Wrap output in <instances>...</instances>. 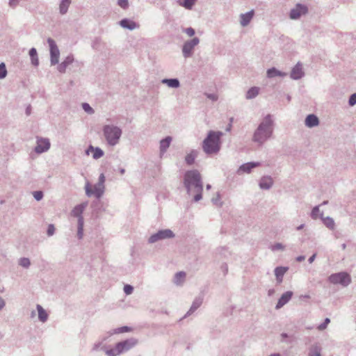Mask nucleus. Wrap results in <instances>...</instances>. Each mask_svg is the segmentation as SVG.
Wrapping results in <instances>:
<instances>
[{"label":"nucleus","mask_w":356,"mask_h":356,"mask_svg":"<svg viewBox=\"0 0 356 356\" xmlns=\"http://www.w3.org/2000/svg\"><path fill=\"white\" fill-rule=\"evenodd\" d=\"M184 186L189 195L194 194V201L202 198L203 184L200 172L197 170H188L184 175Z\"/></svg>","instance_id":"nucleus-1"},{"label":"nucleus","mask_w":356,"mask_h":356,"mask_svg":"<svg viewBox=\"0 0 356 356\" xmlns=\"http://www.w3.org/2000/svg\"><path fill=\"white\" fill-rule=\"evenodd\" d=\"M274 121L270 114H268L259 123L254 131L252 140L259 145L264 144L271 138L273 133Z\"/></svg>","instance_id":"nucleus-2"},{"label":"nucleus","mask_w":356,"mask_h":356,"mask_svg":"<svg viewBox=\"0 0 356 356\" xmlns=\"http://www.w3.org/2000/svg\"><path fill=\"white\" fill-rule=\"evenodd\" d=\"M222 133L220 131H209L202 142V149L207 154H216L220 149V138Z\"/></svg>","instance_id":"nucleus-3"},{"label":"nucleus","mask_w":356,"mask_h":356,"mask_svg":"<svg viewBox=\"0 0 356 356\" xmlns=\"http://www.w3.org/2000/svg\"><path fill=\"white\" fill-rule=\"evenodd\" d=\"M138 343V339L135 338H129L117 343L113 348L108 349L104 346L102 349L105 352L107 356H118L122 353L131 350L132 348L136 346Z\"/></svg>","instance_id":"nucleus-4"},{"label":"nucleus","mask_w":356,"mask_h":356,"mask_svg":"<svg viewBox=\"0 0 356 356\" xmlns=\"http://www.w3.org/2000/svg\"><path fill=\"white\" fill-rule=\"evenodd\" d=\"M104 136L109 145L114 146L119 143L122 134V129L113 124H106L102 129Z\"/></svg>","instance_id":"nucleus-5"},{"label":"nucleus","mask_w":356,"mask_h":356,"mask_svg":"<svg viewBox=\"0 0 356 356\" xmlns=\"http://www.w3.org/2000/svg\"><path fill=\"white\" fill-rule=\"evenodd\" d=\"M105 176L103 172H102L99 177L98 182L93 186V188L89 181H87L85 185L86 194L88 197H91L94 195L97 198H100L105 190Z\"/></svg>","instance_id":"nucleus-6"},{"label":"nucleus","mask_w":356,"mask_h":356,"mask_svg":"<svg viewBox=\"0 0 356 356\" xmlns=\"http://www.w3.org/2000/svg\"><path fill=\"white\" fill-rule=\"evenodd\" d=\"M328 280L334 284H341L343 286H348L351 282L350 275L346 272L333 273L329 276Z\"/></svg>","instance_id":"nucleus-7"},{"label":"nucleus","mask_w":356,"mask_h":356,"mask_svg":"<svg viewBox=\"0 0 356 356\" xmlns=\"http://www.w3.org/2000/svg\"><path fill=\"white\" fill-rule=\"evenodd\" d=\"M175 237V234L171 229H165L158 231L156 233L152 234L148 239L149 243H154L159 241L172 238Z\"/></svg>","instance_id":"nucleus-8"},{"label":"nucleus","mask_w":356,"mask_h":356,"mask_svg":"<svg viewBox=\"0 0 356 356\" xmlns=\"http://www.w3.org/2000/svg\"><path fill=\"white\" fill-rule=\"evenodd\" d=\"M200 43V39L197 37L184 42L182 47V54L185 58H190L193 54L194 48Z\"/></svg>","instance_id":"nucleus-9"},{"label":"nucleus","mask_w":356,"mask_h":356,"mask_svg":"<svg viewBox=\"0 0 356 356\" xmlns=\"http://www.w3.org/2000/svg\"><path fill=\"white\" fill-rule=\"evenodd\" d=\"M47 42L49 44L50 50L51 65H55L56 64L58 63L60 51L56 44V42L53 39L49 38L47 39Z\"/></svg>","instance_id":"nucleus-10"},{"label":"nucleus","mask_w":356,"mask_h":356,"mask_svg":"<svg viewBox=\"0 0 356 356\" xmlns=\"http://www.w3.org/2000/svg\"><path fill=\"white\" fill-rule=\"evenodd\" d=\"M307 12L308 8L305 5L297 3L296 6L291 10L289 17L291 19H298Z\"/></svg>","instance_id":"nucleus-11"},{"label":"nucleus","mask_w":356,"mask_h":356,"mask_svg":"<svg viewBox=\"0 0 356 356\" xmlns=\"http://www.w3.org/2000/svg\"><path fill=\"white\" fill-rule=\"evenodd\" d=\"M50 147V141L47 138H38L37 144L35 147V152L37 154H42L47 151Z\"/></svg>","instance_id":"nucleus-12"},{"label":"nucleus","mask_w":356,"mask_h":356,"mask_svg":"<svg viewBox=\"0 0 356 356\" xmlns=\"http://www.w3.org/2000/svg\"><path fill=\"white\" fill-rule=\"evenodd\" d=\"M304 75L305 73L302 70V65L301 63H298L293 67L290 74V77L293 80H298L300 79Z\"/></svg>","instance_id":"nucleus-13"},{"label":"nucleus","mask_w":356,"mask_h":356,"mask_svg":"<svg viewBox=\"0 0 356 356\" xmlns=\"http://www.w3.org/2000/svg\"><path fill=\"white\" fill-rule=\"evenodd\" d=\"M260 165L259 162H248L241 165L237 170L238 175L243 173H250L252 169L258 167Z\"/></svg>","instance_id":"nucleus-14"},{"label":"nucleus","mask_w":356,"mask_h":356,"mask_svg":"<svg viewBox=\"0 0 356 356\" xmlns=\"http://www.w3.org/2000/svg\"><path fill=\"white\" fill-rule=\"evenodd\" d=\"M293 296V292L291 291H288L285 293H284L281 297L279 298L277 303L275 306L276 309H280L282 308L284 305H285L289 301L291 300V298Z\"/></svg>","instance_id":"nucleus-15"},{"label":"nucleus","mask_w":356,"mask_h":356,"mask_svg":"<svg viewBox=\"0 0 356 356\" xmlns=\"http://www.w3.org/2000/svg\"><path fill=\"white\" fill-rule=\"evenodd\" d=\"M305 124L308 128H313L319 124V119L314 114L308 115L305 120Z\"/></svg>","instance_id":"nucleus-16"},{"label":"nucleus","mask_w":356,"mask_h":356,"mask_svg":"<svg viewBox=\"0 0 356 356\" xmlns=\"http://www.w3.org/2000/svg\"><path fill=\"white\" fill-rule=\"evenodd\" d=\"M259 185L263 190H269L273 185V180L270 176H264L261 178Z\"/></svg>","instance_id":"nucleus-17"},{"label":"nucleus","mask_w":356,"mask_h":356,"mask_svg":"<svg viewBox=\"0 0 356 356\" xmlns=\"http://www.w3.org/2000/svg\"><path fill=\"white\" fill-rule=\"evenodd\" d=\"M120 25L124 28L130 31L134 30L139 28V24L127 18L122 19L120 21Z\"/></svg>","instance_id":"nucleus-18"},{"label":"nucleus","mask_w":356,"mask_h":356,"mask_svg":"<svg viewBox=\"0 0 356 356\" xmlns=\"http://www.w3.org/2000/svg\"><path fill=\"white\" fill-rule=\"evenodd\" d=\"M202 302H203V296H199L196 297L195 298V300H193L191 308L187 312V313L186 314L184 317H186V316L191 315V314H193L196 309H197L201 306Z\"/></svg>","instance_id":"nucleus-19"},{"label":"nucleus","mask_w":356,"mask_h":356,"mask_svg":"<svg viewBox=\"0 0 356 356\" xmlns=\"http://www.w3.org/2000/svg\"><path fill=\"white\" fill-rule=\"evenodd\" d=\"M254 16V10H250L246 13L241 14L240 24L242 26L245 27L249 24L251 19Z\"/></svg>","instance_id":"nucleus-20"},{"label":"nucleus","mask_w":356,"mask_h":356,"mask_svg":"<svg viewBox=\"0 0 356 356\" xmlns=\"http://www.w3.org/2000/svg\"><path fill=\"white\" fill-rule=\"evenodd\" d=\"M172 140V138L171 136H166L160 141L159 148L161 154H163L166 152L167 149L170 147Z\"/></svg>","instance_id":"nucleus-21"},{"label":"nucleus","mask_w":356,"mask_h":356,"mask_svg":"<svg viewBox=\"0 0 356 356\" xmlns=\"http://www.w3.org/2000/svg\"><path fill=\"white\" fill-rule=\"evenodd\" d=\"M287 270V267L280 266L275 268V275L278 283H281L282 282L283 276Z\"/></svg>","instance_id":"nucleus-22"},{"label":"nucleus","mask_w":356,"mask_h":356,"mask_svg":"<svg viewBox=\"0 0 356 356\" xmlns=\"http://www.w3.org/2000/svg\"><path fill=\"white\" fill-rule=\"evenodd\" d=\"M161 83L166 84L169 88H178L180 86V82L178 79H163Z\"/></svg>","instance_id":"nucleus-23"},{"label":"nucleus","mask_w":356,"mask_h":356,"mask_svg":"<svg viewBox=\"0 0 356 356\" xmlns=\"http://www.w3.org/2000/svg\"><path fill=\"white\" fill-rule=\"evenodd\" d=\"M267 76L268 78H273L275 76H282L284 77L287 75V73L281 72L276 69L275 67L270 68L267 70Z\"/></svg>","instance_id":"nucleus-24"},{"label":"nucleus","mask_w":356,"mask_h":356,"mask_svg":"<svg viewBox=\"0 0 356 356\" xmlns=\"http://www.w3.org/2000/svg\"><path fill=\"white\" fill-rule=\"evenodd\" d=\"M86 155L92 154V156H103L104 151L99 147H94L92 145H89L88 147L85 150Z\"/></svg>","instance_id":"nucleus-25"},{"label":"nucleus","mask_w":356,"mask_h":356,"mask_svg":"<svg viewBox=\"0 0 356 356\" xmlns=\"http://www.w3.org/2000/svg\"><path fill=\"white\" fill-rule=\"evenodd\" d=\"M320 218L323 220L324 225L330 229L334 230L335 228V223L332 218L331 217H323V213L320 214Z\"/></svg>","instance_id":"nucleus-26"},{"label":"nucleus","mask_w":356,"mask_h":356,"mask_svg":"<svg viewBox=\"0 0 356 356\" xmlns=\"http://www.w3.org/2000/svg\"><path fill=\"white\" fill-rule=\"evenodd\" d=\"M36 308H37V310L38 312L39 320L42 323L46 322L48 318V314H47V312L40 305H37Z\"/></svg>","instance_id":"nucleus-27"},{"label":"nucleus","mask_w":356,"mask_h":356,"mask_svg":"<svg viewBox=\"0 0 356 356\" xmlns=\"http://www.w3.org/2000/svg\"><path fill=\"white\" fill-rule=\"evenodd\" d=\"M86 204H81L77 206H76L74 209L72 211V215L74 217H77L78 219L80 218H83L81 214L86 207Z\"/></svg>","instance_id":"nucleus-28"},{"label":"nucleus","mask_w":356,"mask_h":356,"mask_svg":"<svg viewBox=\"0 0 356 356\" xmlns=\"http://www.w3.org/2000/svg\"><path fill=\"white\" fill-rule=\"evenodd\" d=\"M259 92V88L254 86L250 88L246 92L245 98L247 99H252L255 98Z\"/></svg>","instance_id":"nucleus-29"},{"label":"nucleus","mask_w":356,"mask_h":356,"mask_svg":"<svg viewBox=\"0 0 356 356\" xmlns=\"http://www.w3.org/2000/svg\"><path fill=\"white\" fill-rule=\"evenodd\" d=\"M196 1L197 0H178L177 3L187 10H191Z\"/></svg>","instance_id":"nucleus-30"},{"label":"nucleus","mask_w":356,"mask_h":356,"mask_svg":"<svg viewBox=\"0 0 356 356\" xmlns=\"http://www.w3.org/2000/svg\"><path fill=\"white\" fill-rule=\"evenodd\" d=\"M29 56L31 57L32 65L34 66H38L39 65V60L37 51L35 48L33 47L29 50Z\"/></svg>","instance_id":"nucleus-31"},{"label":"nucleus","mask_w":356,"mask_h":356,"mask_svg":"<svg viewBox=\"0 0 356 356\" xmlns=\"http://www.w3.org/2000/svg\"><path fill=\"white\" fill-rule=\"evenodd\" d=\"M186 277V273L183 271L177 273L174 277V283L177 285L181 284Z\"/></svg>","instance_id":"nucleus-32"},{"label":"nucleus","mask_w":356,"mask_h":356,"mask_svg":"<svg viewBox=\"0 0 356 356\" xmlns=\"http://www.w3.org/2000/svg\"><path fill=\"white\" fill-rule=\"evenodd\" d=\"M71 3V0H62L59 6L60 13L62 15L65 14L67 12L68 7Z\"/></svg>","instance_id":"nucleus-33"},{"label":"nucleus","mask_w":356,"mask_h":356,"mask_svg":"<svg viewBox=\"0 0 356 356\" xmlns=\"http://www.w3.org/2000/svg\"><path fill=\"white\" fill-rule=\"evenodd\" d=\"M131 330H132L131 327H130L129 326H122V327H118V328L113 330L112 331L110 332V334L112 335V334H120V333H124V332H128Z\"/></svg>","instance_id":"nucleus-34"},{"label":"nucleus","mask_w":356,"mask_h":356,"mask_svg":"<svg viewBox=\"0 0 356 356\" xmlns=\"http://www.w3.org/2000/svg\"><path fill=\"white\" fill-rule=\"evenodd\" d=\"M83 236V218L78 219L77 236L81 239Z\"/></svg>","instance_id":"nucleus-35"},{"label":"nucleus","mask_w":356,"mask_h":356,"mask_svg":"<svg viewBox=\"0 0 356 356\" xmlns=\"http://www.w3.org/2000/svg\"><path fill=\"white\" fill-rule=\"evenodd\" d=\"M321 348L318 345H314L311 347L309 353V356H321Z\"/></svg>","instance_id":"nucleus-36"},{"label":"nucleus","mask_w":356,"mask_h":356,"mask_svg":"<svg viewBox=\"0 0 356 356\" xmlns=\"http://www.w3.org/2000/svg\"><path fill=\"white\" fill-rule=\"evenodd\" d=\"M18 264L24 268H29L31 266V261L29 258L22 257L19 259Z\"/></svg>","instance_id":"nucleus-37"},{"label":"nucleus","mask_w":356,"mask_h":356,"mask_svg":"<svg viewBox=\"0 0 356 356\" xmlns=\"http://www.w3.org/2000/svg\"><path fill=\"white\" fill-rule=\"evenodd\" d=\"M82 108L88 114L92 115V114H93L95 113L94 109L88 103H83L82 104Z\"/></svg>","instance_id":"nucleus-38"},{"label":"nucleus","mask_w":356,"mask_h":356,"mask_svg":"<svg viewBox=\"0 0 356 356\" xmlns=\"http://www.w3.org/2000/svg\"><path fill=\"white\" fill-rule=\"evenodd\" d=\"M7 75V70L5 63L0 64V79H4Z\"/></svg>","instance_id":"nucleus-39"},{"label":"nucleus","mask_w":356,"mask_h":356,"mask_svg":"<svg viewBox=\"0 0 356 356\" xmlns=\"http://www.w3.org/2000/svg\"><path fill=\"white\" fill-rule=\"evenodd\" d=\"M211 202L218 207H222V202L220 201V195L219 193L216 194V197H212Z\"/></svg>","instance_id":"nucleus-40"},{"label":"nucleus","mask_w":356,"mask_h":356,"mask_svg":"<svg viewBox=\"0 0 356 356\" xmlns=\"http://www.w3.org/2000/svg\"><path fill=\"white\" fill-rule=\"evenodd\" d=\"M330 323V319L329 318H325L324 320V322L321 324H320L318 327H317V329L318 330H324L327 328V325Z\"/></svg>","instance_id":"nucleus-41"},{"label":"nucleus","mask_w":356,"mask_h":356,"mask_svg":"<svg viewBox=\"0 0 356 356\" xmlns=\"http://www.w3.org/2000/svg\"><path fill=\"white\" fill-rule=\"evenodd\" d=\"M319 207L320 205H318V206H316L314 207L313 209H312V213H311V217L313 219H317L318 216V213L320 212V210H319Z\"/></svg>","instance_id":"nucleus-42"},{"label":"nucleus","mask_w":356,"mask_h":356,"mask_svg":"<svg viewBox=\"0 0 356 356\" xmlns=\"http://www.w3.org/2000/svg\"><path fill=\"white\" fill-rule=\"evenodd\" d=\"M117 4L124 10H126L129 7L128 0H118Z\"/></svg>","instance_id":"nucleus-43"},{"label":"nucleus","mask_w":356,"mask_h":356,"mask_svg":"<svg viewBox=\"0 0 356 356\" xmlns=\"http://www.w3.org/2000/svg\"><path fill=\"white\" fill-rule=\"evenodd\" d=\"M33 195L37 201H40L43 197V193L41 191H36L33 193Z\"/></svg>","instance_id":"nucleus-44"},{"label":"nucleus","mask_w":356,"mask_h":356,"mask_svg":"<svg viewBox=\"0 0 356 356\" xmlns=\"http://www.w3.org/2000/svg\"><path fill=\"white\" fill-rule=\"evenodd\" d=\"M183 32L186 33L189 37L193 36L195 33V29H193L192 27L184 29Z\"/></svg>","instance_id":"nucleus-45"},{"label":"nucleus","mask_w":356,"mask_h":356,"mask_svg":"<svg viewBox=\"0 0 356 356\" xmlns=\"http://www.w3.org/2000/svg\"><path fill=\"white\" fill-rule=\"evenodd\" d=\"M271 250L273 251L284 250V246L282 243H277L275 245H272Z\"/></svg>","instance_id":"nucleus-46"},{"label":"nucleus","mask_w":356,"mask_h":356,"mask_svg":"<svg viewBox=\"0 0 356 356\" xmlns=\"http://www.w3.org/2000/svg\"><path fill=\"white\" fill-rule=\"evenodd\" d=\"M134 291V287L130 284H126L124 286V292L127 295H130Z\"/></svg>","instance_id":"nucleus-47"},{"label":"nucleus","mask_w":356,"mask_h":356,"mask_svg":"<svg viewBox=\"0 0 356 356\" xmlns=\"http://www.w3.org/2000/svg\"><path fill=\"white\" fill-rule=\"evenodd\" d=\"M55 232V227L53 224H49L47 230V234L49 236H53Z\"/></svg>","instance_id":"nucleus-48"},{"label":"nucleus","mask_w":356,"mask_h":356,"mask_svg":"<svg viewBox=\"0 0 356 356\" xmlns=\"http://www.w3.org/2000/svg\"><path fill=\"white\" fill-rule=\"evenodd\" d=\"M348 104L351 106L356 104V93H353L350 96Z\"/></svg>","instance_id":"nucleus-49"},{"label":"nucleus","mask_w":356,"mask_h":356,"mask_svg":"<svg viewBox=\"0 0 356 356\" xmlns=\"http://www.w3.org/2000/svg\"><path fill=\"white\" fill-rule=\"evenodd\" d=\"M74 61V57L72 55L67 56L65 59L63 61L67 66L72 64Z\"/></svg>","instance_id":"nucleus-50"},{"label":"nucleus","mask_w":356,"mask_h":356,"mask_svg":"<svg viewBox=\"0 0 356 356\" xmlns=\"http://www.w3.org/2000/svg\"><path fill=\"white\" fill-rule=\"evenodd\" d=\"M205 95L208 99H211L212 102H216L218 99V97L216 94L205 93Z\"/></svg>","instance_id":"nucleus-51"},{"label":"nucleus","mask_w":356,"mask_h":356,"mask_svg":"<svg viewBox=\"0 0 356 356\" xmlns=\"http://www.w3.org/2000/svg\"><path fill=\"white\" fill-rule=\"evenodd\" d=\"M67 67V66L63 62H62L60 64L58 65V70L60 72L63 73V72H65V70H66Z\"/></svg>","instance_id":"nucleus-52"},{"label":"nucleus","mask_w":356,"mask_h":356,"mask_svg":"<svg viewBox=\"0 0 356 356\" xmlns=\"http://www.w3.org/2000/svg\"><path fill=\"white\" fill-rule=\"evenodd\" d=\"M221 270L223 272L224 275H226L228 272V266L226 263H224L221 265Z\"/></svg>","instance_id":"nucleus-53"},{"label":"nucleus","mask_w":356,"mask_h":356,"mask_svg":"<svg viewBox=\"0 0 356 356\" xmlns=\"http://www.w3.org/2000/svg\"><path fill=\"white\" fill-rule=\"evenodd\" d=\"M19 1L20 0H10L9 5H10V7L15 8V7L17 6V5L19 2Z\"/></svg>","instance_id":"nucleus-54"},{"label":"nucleus","mask_w":356,"mask_h":356,"mask_svg":"<svg viewBox=\"0 0 356 356\" xmlns=\"http://www.w3.org/2000/svg\"><path fill=\"white\" fill-rule=\"evenodd\" d=\"M195 161V157H186V162L188 165H192Z\"/></svg>","instance_id":"nucleus-55"},{"label":"nucleus","mask_w":356,"mask_h":356,"mask_svg":"<svg viewBox=\"0 0 356 356\" xmlns=\"http://www.w3.org/2000/svg\"><path fill=\"white\" fill-rule=\"evenodd\" d=\"M6 302L2 297L0 296V311L5 307Z\"/></svg>","instance_id":"nucleus-56"},{"label":"nucleus","mask_w":356,"mask_h":356,"mask_svg":"<svg viewBox=\"0 0 356 356\" xmlns=\"http://www.w3.org/2000/svg\"><path fill=\"white\" fill-rule=\"evenodd\" d=\"M316 257V253H314V254H312V255L309 258V259H308L309 263V264H312V263L314 261V259H315Z\"/></svg>","instance_id":"nucleus-57"},{"label":"nucleus","mask_w":356,"mask_h":356,"mask_svg":"<svg viewBox=\"0 0 356 356\" xmlns=\"http://www.w3.org/2000/svg\"><path fill=\"white\" fill-rule=\"evenodd\" d=\"M305 259V257L303 255H300L296 257V261L298 262L303 261Z\"/></svg>","instance_id":"nucleus-58"},{"label":"nucleus","mask_w":356,"mask_h":356,"mask_svg":"<svg viewBox=\"0 0 356 356\" xmlns=\"http://www.w3.org/2000/svg\"><path fill=\"white\" fill-rule=\"evenodd\" d=\"M289 336L286 333H282L281 334L282 337V341H284L286 338H287Z\"/></svg>","instance_id":"nucleus-59"},{"label":"nucleus","mask_w":356,"mask_h":356,"mask_svg":"<svg viewBox=\"0 0 356 356\" xmlns=\"http://www.w3.org/2000/svg\"><path fill=\"white\" fill-rule=\"evenodd\" d=\"M309 298H310V296L308 294L302 295L300 296V299H309Z\"/></svg>","instance_id":"nucleus-60"},{"label":"nucleus","mask_w":356,"mask_h":356,"mask_svg":"<svg viewBox=\"0 0 356 356\" xmlns=\"http://www.w3.org/2000/svg\"><path fill=\"white\" fill-rule=\"evenodd\" d=\"M275 293L274 289H270L268 292V296H272Z\"/></svg>","instance_id":"nucleus-61"},{"label":"nucleus","mask_w":356,"mask_h":356,"mask_svg":"<svg viewBox=\"0 0 356 356\" xmlns=\"http://www.w3.org/2000/svg\"><path fill=\"white\" fill-rule=\"evenodd\" d=\"M303 227H304V225H303V224H302V225H300V226H298V227H297V229H298V230H300V229H302Z\"/></svg>","instance_id":"nucleus-62"},{"label":"nucleus","mask_w":356,"mask_h":356,"mask_svg":"<svg viewBox=\"0 0 356 356\" xmlns=\"http://www.w3.org/2000/svg\"><path fill=\"white\" fill-rule=\"evenodd\" d=\"M269 356H281V355L280 353H273L270 355Z\"/></svg>","instance_id":"nucleus-63"},{"label":"nucleus","mask_w":356,"mask_h":356,"mask_svg":"<svg viewBox=\"0 0 356 356\" xmlns=\"http://www.w3.org/2000/svg\"><path fill=\"white\" fill-rule=\"evenodd\" d=\"M341 248H342L343 250H345L346 248V243H343L341 245Z\"/></svg>","instance_id":"nucleus-64"}]
</instances>
